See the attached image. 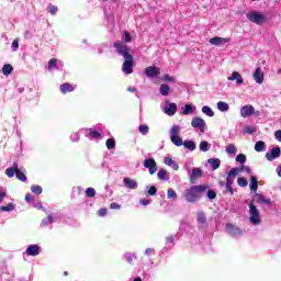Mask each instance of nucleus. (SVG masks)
Masks as SVG:
<instances>
[{"instance_id": "nucleus-47", "label": "nucleus", "mask_w": 281, "mask_h": 281, "mask_svg": "<svg viewBox=\"0 0 281 281\" xmlns=\"http://www.w3.org/2000/svg\"><path fill=\"white\" fill-rule=\"evenodd\" d=\"M206 191H207L206 193L207 199H210V201H214V199H216V191L209 190V189Z\"/></svg>"}, {"instance_id": "nucleus-26", "label": "nucleus", "mask_w": 281, "mask_h": 281, "mask_svg": "<svg viewBox=\"0 0 281 281\" xmlns=\"http://www.w3.org/2000/svg\"><path fill=\"white\" fill-rule=\"evenodd\" d=\"M124 258L128 265H133V261L137 259V255L135 252H126Z\"/></svg>"}, {"instance_id": "nucleus-4", "label": "nucleus", "mask_w": 281, "mask_h": 281, "mask_svg": "<svg viewBox=\"0 0 281 281\" xmlns=\"http://www.w3.org/2000/svg\"><path fill=\"white\" fill-rule=\"evenodd\" d=\"M5 175L9 177V179H12V177H16L19 181H27V176L21 169H19V162H13V166L11 168L5 169Z\"/></svg>"}, {"instance_id": "nucleus-37", "label": "nucleus", "mask_w": 281, "mask_h": 281, "mask_svg": "<svg viewBox=\"0 0 281 281\" xmlns=\"http://www.w3.org/2000/svg\"><path fill=\"white\" fill-rule=\"evenodd\" d=\"M138 131L142 135H148V132L150 131V127H148L147 124H142L138 127Z\"/></svg>"}, {"instance_id": "nucleus-56", "label": "nucleus", "mask_w": 281, "mask_h": 281, "mask_svg": "<svg viewBox=\"0 0 281 281\" xmlns=\"http://www.w3.org/2000/svg\"><path fill=\"white\" fill-rule=\"evenodd\" d=\"M226 192H229L231 196H234V187H232V184H226Z\"/></svg>"}, {"instance_id": "nucleus-58", "label": "nucleus", "mask_w": 281, "mask_h": 281, "mask_svg": "<svg viewBox=\"0 0 281 281\" xmlns=\"http://www.w3.org/2000/svg\"><path fill=\"white\" fill-rule=\"evenodd\" d=\"M25 201H26V203H32V201H34V196H32V194L27 193L25 195Z\"/></svg>"}, {"instance_id": "nucleus-32", "label": "nucleus", "mask_w": 281, "mask_h": 281, "mask_svg": "<svg viewBox=\"0 0 281 281\" xmlns=\"http://www.w3.org/2000/svg\"><path fill=\"white\" fill-rule=\"evenodd\" d=\"M202 113H204V115H207L209 117H214V111H212V108L204 105L202 108Z\"/></svg>"}, {"instance_id": "nucleus-16", "label": "nucleus", "mask_w": 281, "mask_h": 281, "mask_svg": "<svg viewBox=\"0 0 281 281\" xmlns=\"http://www.w3.org/2000/svg\"><path fill=\"white\" fill-rule=\"evenodd\" d=\"M25 254L27 256H38L41 254V246L38 245H31L26 248Z\"/></svg>"}, {"instance_id": "nucleus-6", "label": "nucleus", "mask_w": 281, "mask_h": 281, "mask_svg": "<svg viewBox=\"0 0 281 281\" xmlns=\"http://www.w3.org/2000/svg\"><path fill=\"white\" fill-rule=\"evenodd\" d=\"M249 221L252 225H260V210H258V206L254 202L249 204Z\"/></svg>"}, {"instance_id": "nucleus-44", "label": "nucleus", "mask_w": 281, "mask_h": 281, "mask_svg": "<svg viewBox=\"0 0 281 281\" xmlns=\"http://www.w3.org/2000/svg\"><path fill=\"white\" fill-rule=\"evenodd\" d=\"M205 221H207V217L205 216V213L199 212L198 213V222L202 223V225H203V224H205Z\"/></svg>"}, {"instance_id": "nucleus-64", "label": "nucleus", "mask_w": 281, "mask_h": 281, "mask_svg": "<svg viewBox=\"0 0 281 281\" xmlns=\"http://www.w3.org/2000/svg\"><path fill=\"white\" fill-rule=\"evenodd\" d=\"M167 243H175V237L172 236L167 237Z\"/></svg>"}, {"instance_id": "nucleus-38", "label": "nucleus", "mask_w": 281, "mask_h": 281, "mask_svg": "<svg viewBox=\"0 0 281 281\" xmlns=\"http://www.w3.org/2000/svg\"><path fill=\"white\" fill-rule=\"evenodd\" d=\"M177 191H175V189H168L167 199H173V201H177Z\"/></svg>"}, {"instance_id": "nucleus-42", "label": "nucleus", "mask_w": 281, "mask_h": 281, "mask_svg": "<svg viewBox=\"0 0 281 281\" xmlns=\"http://www.w3.org/2000/svg\"><path fill=\"white\" fill-rule=\"evenodd\" d=\"M193 108L190 104L184 105V110L182 111V115H190V113H193Z\"/></svg>"}, {"instance_id": "nucleus-63", "label": "nucleus", "mask_w": 281, "mask_h": 281, "mask_svg": "<svg viewBox=\"0 0 281 281\" xmlns=\"http://www.w3.org/2000/svg\"><path fill=\"white\" fill-rule=\"evenodd\" d=\"M145 254H146V256H150V254H153V248H147L145 250Z\"/></svg>"}, {"instance_id": "nucleus-40", "label": "nucleus", "mask_w": 281, "mask_h": 281, "mask_svg": "<svg viewBox=\"0 0 281 281\" xmlns=\"http://www.w3.org/2000/svg\"><path fill=\"white\" fill-rule=\"evenodd\" d=\"M236 161L240 164V166L245 165V161H247V156L245 154H239L236 156Z\"/></svg>"}, {"instance_id": "nucleus-20", "label": "nucleus", "mask_w": 281, "mask_h": 281, "mask_svg": "<svg viewBox=\"0 0 281 281\" xmlns=\"http://www.w3.org/2000/svg\"><path fill=\"white\" fill-rule=\"evenodd\" d=\"M255 201H256V203H259V204L271 205V200L265 198V195H262L260 193L255 194Z\"/></svg>"}, {"instance_id": "nucleus-62", "label": "nucleus", "mask_w": 281, "mask_h": 281, "mask_svg": "<svg viewBox=\"0 0 281 281\" xmlns=\"http://www.w3.org/2000/svg\"><path fill=\"white\" fill-rule=\"evenodd\" d=\"M246 133H248V135H251V133H256V130L251 128V127H248L246 130Z\"/></svg>"}, {"instance_id": "nucleus-34", "label": "nucleus", "mask_w": 281, "mask_h": 281, "mask_svg": "<svg viewBox=\"0 0 281 281\" xmlns=\"http://www.w3.org/2000/svg\"><path fill=\"white\" fill-rule=\"evenodd\" d=\"M31 192H33V194H43V187L38 184H33L31 187Z\"/></svg>"}, {"instance_id": "nucleus-27", "label": "nucleus", "mask_w": 281, "mask_h": 281, "mask_svg": "<svg viewBox=\"0 0 281 281\" xmlns=\"http://www.w3.org/2000/svg\"><path fill=\"white\" fill-rule=\"evenodd\" d=\"M250 190L251 192L258 191V178H256L255 176L250 177Z\"/></svg>"}, {"instance_id": "nucleus-51", "label": "nucleus", "mask_w": 281, "mask_h": 281, "mask_svg": "<svg viewBox=\"0 0 281 281\" xmlns=\"http://www.w3.org/2000/svg\"><path fill=\"white\" fill-rule=\"evenodd\" d=\"M109 210L106 207H102L98 210V216H106Z\"/></svg>"}, {"instance_id": "nucleus-10", "label": "nucleus", "mask_w": 281, "mask_h": 281, "mask_svg": "<svg viewBox=\"0 0 281 281\" xmlns=\"http://www.w3.org/2000/svg\"><path fill=\"white\" fill-rule=\"evenodd\" d=\"M256 113V109H254V105H244L240 110L241 117H251Z\"/></svg>"}, {"instance_id": "nucleus-1", "label": "nucleus", "mask_w": 281, "mask_h": 281, "mask_svg": "<svg viewBox=\"0 0 281 281\" xmlns=\"http://www.w3.org/2000/svg\"><path fill=\"white\" fill-rule=\"evenodd\" d=\"M113 47L116 48L119 56H123V58H125L122 65L123 74H126L127 76L133 74V65L135 63V58L131 54V47H128V45L124 44L122 41L114 42Z\"/></svg>"}, {"instance_id": "nucleus-41", "label": "nucleus", "mask_w": 281, "mask_h": 281, "mask_svg": "<svg viewBox=\"0 0 281 281\" xmlns=\"http://www.w3.org/2000/svg\"><path fill=\"white\" fill-rule=\"evenodd\" d=\"M247 178L239 177L237 179V186H239L240 188H247Z\"/></svg>"}, {"instance_id": "nucleus-13", "label": "nucleus", "mask_w": 281, "mask_h": 281, "mask_svg": "<svg viewBox=\"0 0 281 281\" xmlns=\"http://www.w3.org/2000/svg\"><path fill=\"white\" fill-rule=\"evenodd\" d=\"M226 231L231 236H240L243 234V231L234 224H226Z\"/></svg>"}, {"instance_id": "nucleus-28", "label": "nucleus", "mask_w": 281, "mask_h": 281, "mask_svg": "<svg viewBox=\"0 0 281 281\" xmlns=\"http://www.w3.org/2000/svg\"><path fill=\"white\" fill-rule=\"evenodd\" d=\"M217 109L218 111H222V113H225L229 111V104H227V102L225 101H220L217 102Z\"/></svg>"}, {"instance_id": "nucleus-22", "label": "nucleus", "mask_w": 281, "mask_h": 281, "mask_svg": "<svg viewBox=\"0 0 281 281\" xmlns=\"http://www.w3.org/2000/svg\"><path fill=\"white\" fill-rule=\"evenodd\" d=\"M165 113L170 116L175 115L177 113V103H169L165 109Z\"/></svg>"}, {"instance_id": "nucleus-5", "label": "nucleus", "mask_w": 281, "mask_h": 281, "mask_svg": "<svg viewBox=\"0 0 281 281\" xmlns=\"http://www.w3.org/2000/svg\"><path fill=\"white\" fill-rule=\"evenodd\" d=\"M247 19L250 21V23H255L256 25H262L267 22V16L258 11L248 12Z\"/></svg>"}, {"instance_id": "nucleus-15", "label": "nucleus", "mask_w": 281, "mask_h": 281, "mask_svg": "<svg viewBox=\"0 0 281 281\" xmlns=\"http://www.w3.org/2000/svg\"><path fill=\"white\" fill-rule=\"evenodd\" d=\"M252 77L255 79V82H257L258 85H262V82H265V74L262 72V70H260V67H257Z\"/></svg>"}, {"instance_id": "nucleus-55", "label": "nucleus", "mask_w": 281, "mask_h": 281, "mask_svg": "<svg viewBox=\"0 0 281 281\" xmlns=\"http://www.w3.org/2000/svg\"><path fill=\"white\" fill-rule=\"evenodd\" d=\"M122 209V205L113 202L110 204V210H121Z\"/></svg>"}, {"instance_id": "nucleus-49", "label": "nucleus", "mask_w": 281, "mask_h": 281, "mask_svg": "<svg viewBox=\"0 0 281 281\" xmlns=\"http://www.w3.org/2000/svg\"><path fill=\"white\" fill-rule=\"evenodd\" d=\"M86 194H87V196H88L89 199L95 196V189H93V188H88V189L86 190Z\"/></svg>"}, {"instance_id": "nucleus-23", "label": "nucleus", "mask_w": 281, "mask_h": 281, "mask_svg": "<svg viewBox=\"0 0 281 281\" xmlns=\"http://www.w3.org/2000/svg\"><path fill=\"white\" fill-rule=\"evenodd\" d=\"M207 164H210L213 170H218V168H221V159L218 158H211L207 160Z\"/></svg>"}, {"instance_id": "nucleus-29", "label": "nucleus", "mask_w": 281, "mask_h": 281, "mask_svg": "<svg viewBox=\"0 0 281 281\" xmlns=\"http://www.w3.org/2000/svg\"><path fill=\"white\" fill-rule=\"evenodd\" d=\"M266 147H267V145H266L265 142H262V140H258V142L255 144V150H256V153H262V150H265Z\"/></svg>"}, {"instance_id": "nucleus-46", "label": "nucleus", "mask_w": 281, "mask_h": 281, "mask_svg": "<svg viewBox=\"0 0 281 281\" xmlns=\"http://www.w3.org/2000/svg\"><path fill=\"white\" fill-rule=\"evenodd\" d=\"M1 212H12L14 210V204L9 203L7 206H0Z\"/></svg>"}, {"instance_id": "nucleus-25", "label": "nucleus", "mask_w": 281, "mask_h": 281, "mask_svg": "<svg viewBox=\"0 0 281 281\" xmlns=\"http://www.w3.org/2000/svg\"><path fill=\"white\" fill-rule=\"evenodd\" d=\"M88 137H90V139H100L102 134L93 128H88Z\"/></svg>"}, {"instance_id": "nucleus-61", "label": "nucleus", "mask_w": 281, "mask_h": 281, "mask_svg": "<svg viewBox=\"0 0 281 281\" xmlns=\"http://www.w3.org/2000/svg\"><path fill=\"white\" fill-rule=\"evenodd\" d=\"M12 47L15 48V49H19V40H14L12 42Z\"/></svg>"}, {"instance_id": "nucleus-35", "label": "nucleus", "mask_w": 281, "mask_h": 281, "mask_svg": "<svg viewBox=\"0 0 281 281\" xmlns=\"http://www.w3.org/2000/svg\"><path fill=\"white\" fill-rule=\"evenodd\" d=\"M108 150H113L115 148V138H108L105 142Z\"/></svg>"}, {"instance_id": "nucleus-2", "label": "nucleus", "mask_w": 281, "mask_h": 281, "mask_svg": "<svg viewBox=\"0 0 281 281\" xmlns=\"http://www.w3.org/2000/svg\"><path fill=\"white\" fill-rule=\"evenodd\" d=\"M207 190H210L207 184L192 186L183 192L182 196L187 203H196L201 199V194H204Z\"/></svg>"}, {"instance_id": "nucleus-33", "label": "nucleus", "mask_w": 281, "mask_h": 281, "mask_svg": "<svg viewBox=\"0 0 281 281\" xmlns=\"http://www.w3.org/2000/svg\"><path fill=\"white\" fill-rule=\"evenodd\" d=\"M160 93L162 95H169L170 94V86L166 85V83H162L160 86Z\"/></svg>"}, {"instance_id": "nucleus-31", "label": "nucleus", "mask_w": 281, "mask_h": 281, "mask_svg": "<svg viewBox=\"0 0 281 281\" xmlns=\"http://www.w3.org/2000/svg\"><path fill=\"white\" fill-rule=\"evenodd\" d=\"M46 11L52 14V16H56V14L58 13V7L55 4H50L46 8Z\"/></svg>"}, {"instance_id": "nucleus-3", "label": "nucleus", "mask_w": 281, "mask_h": 281, "mask_svg": "<svg viewBox=\"0 0 281 281\" xmlns=\"http://www.w3.org/2000/svg\"><path fill=\"white\" fill-rule=\"evenodd\" d=\"M179 133H181V127L179 125H173L170 128L169 135L171 142L175 144V146H184V148H188L189 150H196V144L194 140H184L179 136Z\"/></svg>"}, {"instance_id": "nucleus-18", "label": "nucleus", "mask_w": 281, "mask_h": 281, "mask_svg": "<svg viewBox=\"0 0 281 281\" xmlns=\"http://www.w3.org/2000/svg\"><path fill=\"white\" fill-rule=\"evenodd\" d=\"M201 177H203V170H201V168H193L190 176L191 183H194V181L201 179Z\"/></svg>"}, {"instance_id": "nucleus-9", "label": "nucleus", "mask_w": 281, "mask_h": 281, "mask_svg": "<svg viewBox=\"0 0 281 281\" xmlns=\"http://www.w3.org/2000/svg\"><path fill=\"white\" fill-rule=\"evenodd\" d=\"M231 38L229 37H212L210 38L209 43H211V45H215L217 47H221V45H225L227 43H229Z\"/></svg>"}, {"instance_id": "nucleus-60", "label": "nucleus", "mask_w": 281, "mask_h": 281, "mask_svg": "<svg viewBox=\"0 0 281 281\" xmlns=\"http://www.w3.org/2000/svg\"><path fill=\"white\" fill-rule=\"evenodd\" d=\"M274 137H276V139H278V142H281V130H279L274 133Z\"/></svg>"}, {"instance_id": "nucleus-43", "label": "nucleus", "mask_w": 281, "mask_h": 281, "mask_svg": "<svg viewBox=\"0 0 281 281\" xmlns=\"http://www.w3.org/2000/svg\"><path fill=\"white\" fill-rule=\"evenodd\" d=\"M166 175H168V171H166V169H160L157 173V177L160 179V181H165Z\"/></svg>"}, {"instance_id": "nucleus-48", "label": "nucleus", "mask_w": 281, "mask_h": 281, "mask_svg": "<svg viewBox=\"0 0 281 281\" xmlns=\"http://www.w3.org/2000/svg\"><path fill=\"white\" fill-rule=\"evenodd\" d=\"M54 223V217L52 215H48L46 218L42 220V225H52Z\"/></svg>"}, {"instance_id": "nucleus-24", "label": "nucleus", "mask_w": 281, "mask_h": 281, "mask_svg": "<svg viewBox=\"0 0 281 281\" xmlns=\"http://www.w3.org/2000/svg\"><path fill=\"white\" fill-rule=\"evenodd\" d=\"M165 164L166 166H170L172 170H179V165L177 164V161L172 160V158L170 157L165 158Z\"/></svg>"}, {"instance_id": "nucleus-14", "label": "nucleus", "mask_w": 281, "mask_h": 281, "mask_svg": "<svg viewBox=\"0 0 281 281\" xmlns=\"http://www.w3.org/2000/svg\"><path fill=\"white\" fill-rule=\"evenodd\" d=\"M59 91H60V93H63L65 95L67 93H71V92L76 91V88L71 83L65 82L59 86Z\"/></svg>"}, {"instance_id": "nucleus-54", "label": "nucleus", "mask_w": 281, "mask_h": 281, "mask_svg": "<svg viewBox=\"0 0 281 281\" xmlns=\"http://www.w3.org/2000/svg\"><path fill=\"white\" fill-rule=\"evenodd\" d=\"M5 196H8V193L5 192V190L0 188V203L3 202V199H5Z\"/></svg>"}, {"instance_id": "nucleus-57", "label": "nucleus", "mask_w": 281, "mask_h": 281, "mask_svg": "<svg viewBox=\"0 0 281 281\" xmlns=\"http://www.w3.org/2000/svg\"><path fill=\"white\" fill-rule=\"evenodd\" d=\"M164 80H165L166 82H175V78L170 77V75H165V76H164Z\"/></svg>"}, {"instance_id": "nucleus-17", "label": "nucleus", "mask_w": 281, "mask_h": 281, "mask_svg": "<svg viewBox=\"0 0 281 281\" xmlns=\"http://www.w3.org/2000/svg\"><path fill=\"white\" fill-rule=\"evenodd\" d=\"M237 175H238L237 168L231 169L226 178V186H234V179H236Z\"/></svg>"}, {"instance_id": "nucleus-50", "label": "nucleus", "mask_w": 281, "mask_h": 281, "mask_svg": "<svg viewBox=\"0 0 281 281\" xmlns=\"http://www.w3.org/2000/svg\"><path fill=\"white\" fill-rule=\"evenodd\" d=\"M123 38L125 43H131V41H133V36H131V33L128 32H124Z\"/></svg>"}, {"instance_id": "nucleus-53", "label": "nucleus", "mask_w": 281, "mask_h": 281, "mask_svg": "<svg viewBox=\"0 0 281 281\" xmlns=\"http://www.w3.org/2000/svg\"><path fill=\"white\" fill-rule=\"evenodd\" d=\"M237 170H238V172H243V171L251 172V169L249 167L245 166V165H241V167L237 168Z\"/></svg>"}, {"instance_id": "nucleus-8", "label": "nucleus", "mask_w": 281, "mask_h": 281, "mask_svg": "<svg viewBox=\"0 0 281 281\" xmlns=\"http://www.w3.org/2000/svg\"><path fill=\"white\" fill-rule=\"evenodd\" d=\"M144 168L149 169V175H155V172H157V162L155 161V158L145 159Z\"/></svg>"}, {"instance_id": "nucleus-19", "label": "nucleus", "mask_w": 281, "mask_h": 281, "mask_svg": "<svg viewBox=\"0 0 281 281\" xmlns=\"http://www.w3.org/2000/svg\"><path fill=\"white\" fill-rule=\"evenodd\" d=\"M123 183L125 188H128V190H137V180H133L131 178H124Z\"/></svg>"}, {"instance_id": "nucleus-36", "label": "nucleus", "mask_w": 281, "mask_h": 281, "mask_svg": "<svg viewBox=\"0 0 281 281\" xmlns=\"http://www.w3.org/2000/svg\"><path fill=\"white\" fill-rule=\"evenodd\" d=\"M236 151H237L236 145H234V144H228V145L226 146V153H227V155H236Z\"/></svg>"}, {"instance_id": "nucleus-59", "label": "nucleus", "mask_w": 281, "mask_h": 281, "mask_svg": "<svg viewBox=\"0 0 281 281\" xmlns=\"http://www.w3.org/2000/svg\"><path fill=\"white\" fill-rule=\"evenodd\" d=\"M140 205H150V200L148 199H143L139 201Z\"/></svg>"}, {"instance_id": "nucleus-21", "label": "nucleus", "mask_w": 281, "mask_h": 281, "mask_svg": "<svg viewBox=\"0 0 281 281\" xmlns=\"http://www.w3.org/2000/svg\"><path fill=\"white\" fill-rule=\"evenodd\" d=\"M231 82H234V80L237 81V85H243L245 80L243 79V76L238 71H234L231 77L227 78Z\"/></svg>"}, {"instance_id": "nucleus-30", "label": "nucleus", "mask_w": 281, "mask_h": 281, "mask_svg": "<svg viewBox=\"0 0 281 281\" xmlns=\"http://www.w3.org/2000/svg\"><path fill=\"white\" fill-rule=\"evenodd\" d=\"M13 69H14V68L12 67V65L5 64V65L2 67V74H3V76H10V74H12Z\"/></svg>"}, {"instance_id": "nucleus-12", "label": "nucleus", "mask_w": 281, "mask_h": 281, "mask_svg": "<svg viewBox=\"0 0 281 281\" xmlns=\"http://www.w3.org/2000/svg\"><path fill=\"white\" fill-rule=\"evenodd\" d=\"M145 74L147 75L148 78H157V76L161 74V70H159L158 67L149 66L145 68Z\"/></svg>"}, {"instance_id": "nucleus-52", "label": "nucleus", "mask_w": 281, "mask_h": 281, "mask_svg": "<svg viewBox=\"0 0 281 281\" xmlns=\"http://www.w3.org/2000/svg\"><path fill=\"white\" fill-rule=\"evenodd\" d=\"M147 193L149 194V196H155V194H157V187L151 186Z\"/></svg>"}, {"instance_id": "nucleus-7", "label": "nucleus", "mask_w": 281, "mask_h": 281, "mask_svg": "<svg viewBox=\"0 0 281 281\" xmlns=\"http://www.w3.org/2000/svg\"><path fill=\"white\" fill-rule=\"evenodd\" d=\"M192 128H199L201 133H205V120L195 116L191 121Z\"/></svg>"}, {"instance_id": "nucleus-39", "label": "nucleus", "mask_w": 281, "mask_h": 281, "mask_svg": "<svg viewBox=\"0 0 281 281\" xmlns=\"http://www.w3.org/2000/svg\"><path fill=\"white\" fill-rule=\"evenodd\" d=\"M200 150H202V153H207V150H210V143L207 142H201L200 143Z\"/></svg>"}, {"instance_id": "nucleus-45", "label": "nucleus", "mask_w": 281, "mask_h": 281, "mask_svg": "<svg viewBox=\"0 0 281 281\" xmlns=\"http://www.w3.org/2000/svg\"><path fill=\"white\" fill-rule=\"evenodd\" d=\"M58 60L56 58H52L48 61V70L52 71V69H56Z\"/></svg>"}, {"instance_id": "nucleus-11", "label": "nucleus", "mask_w": 281, "mask_h": 281, "mask_svg": "<svg viewBox=\"0 0 281 281\" xmlns=\"http://www.w3.org/2000/svg\"><path fill=\"white\" fill-rule=\"evenodd\" d=\"M281 155V149L280 147H274L270 150V153L266 154V159L267 161H273V159H278Z\"/></svg>"}]
</instances>
